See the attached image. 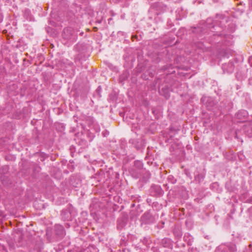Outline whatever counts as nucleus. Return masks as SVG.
Listing matches in <instances>:
<instances>
[{
    "label": "nucleus",
    "mask_w": 252,
    "mask_h": 252,
    "mask_svg": "<svg viewBox=\"0 0 252 252\" xmlns=\"http://www.w3.org/2000/svg\"><path fill=\"white\" fill-rule=\"evenodd\" d=\"M77 32L71 28H67L63 30L62 33V36L64 40H66L67 41L72 43L76 41L77 34Z\"/></svg>",
    "instance_id": "f257e3e1"
},
{
    "label": "nucleus",
    "mask_w": 252,
    "mask_h": 252,
    "mask_svg": "<svg viewBox=\"0 0 252 252\" xmlns=\"http://www.w3.org/2000/svg\"><path fill=\"white\" fill-rule=\"evenodd\" d=\"M202 101L206 100L205 105L207 109L209 110L213 111L215 114L217 113V111H221V109L217 106L214 99L211 97H203L201 99Z\"/></svg>",
    "instance_id": "f03ea898"
},
{
    "label": "nucleus",
    "mask_w": 252,
    "mask_h": 252,
    "mask_svg": "<svg viewBox=\"0 0 252 252\" xmlns=\"http://www.w3.org/2000/svg\"><path fill=\"white\" fill-rule=\"evenodd\" d=\"M235 66L232 62H229L228 63H225L222 64V68L224 72L228 73H231L234 69Z\"/></svg>",
    "instance_id": "7ed1b4c3"
},
{
    "label": "nucleus",
    "mask_w": 252,
    "mask_h": 252,
    "mask_svg": "<svg viewBox=\"0 0 252 252\" xmlns=\"http://www.w3.org/2000/svg\"><path fill=\"white\" fill-rule=\"evenodd\" d=\"M55 231L56 234L60 237H63L65 234L64 228L60 225H55Z\"/></svg>",
    "instance_id": "20e7f679"
},
{
    "label": "nucleus",
    "mask_w": 252,
    "mask_h": 252,
    "mask_svg": "<svg viewBox=\"0 0 252 252\" xmlns=\"http://www.w3.org/2000/svg\"><path fill=\"white\" fill-rule=\"evenodd\" d=\"M248 115L247 111L245 110H241L236 114V117L238 119L244 120L246 119Z\"/></svg>",
    "instance_id": "39448f33"
},
{
    "label": "nucleus",
    "mask_w": 252,
    "mask_h": 252,
    "mask_svg": "<svg viewBox=\"0 0 252 252\" xmlns=\"http://www.w3.org/2000/svg\"><path fill=\"white\" fill-rule=\"evenodd\" d=\"M61 216L62 219L64 220H69L72 219L71 213L69 210H63L61 213Z\"/></svg>",
    "instance_id": "423d86ee"
},
{
    "label": "nucleus",
    "mask_w": 252,
    "mask_h": 252,
    "mask_svg": "<svg viewBox=\"0 0 252 252\" xmlns=\"http://www.w3.org/2000/svg\"><path fill=\"white\" fill-rule=\"evenodd\" d=\"M230 252H235L236 251V246L232 243H228L225 245Z\"/></svg>",
    "instance_id": "0eeeda50"
},
{
    "label": "nucleus",
    "mask_w": 252,
    "mask_h": 252,
    "mask_svg": "<svg viewBox=\"0 0 252 252\" xmlns=\"http://www.w3.org/2000/svg\"><path fill=\"white\" fill-rule=\"evenodd\" d=\"M125 225V222L122 220H118V224H117V228L119 229H122L124 226Z\"/></svg>",
    "instance_id": "6e6552de"
},
{
    "label": "nucleus",
    "mask_w": 252,
    "mask_h": 252,
    "mask_svg": "<svg viewBox=\"0 0 252 252\" xmlns=\"http://www.w3.org/2000/svg\"><path fill=\"white\" fill-rule=\"evenodd\" d=\"M195 30H193V32H202L203 31V27H197V28H194Z\"/></svg>",
    "instance_id": "1a4fd4ad"
},
{
    "label": "nucleus",
    "mask_w": 252,
    "mask_h": 252,
    "mask_svg": "<svg viewBox=\"0 0 252 252\" xmlns=\"http://www.w3.org/2000/svg\"><path fill=\"white\" fill-rule=\"evenodd\" d=\"M212 22L211 19H208L206 22V26L208 28H214V26H211L210 23Z\"/></svg>",
    "instance_id": "9d476101"
},
{
    "label": "nucleus",
    "mask_w": 252,
    "mask_h": 252,
    "mask_svg": "<svg viewBox=\"0 0 252 252\" xmlns=\"http://www.w3.org/2000/svg\"><path fill=\"white\" fill-rule=\"evenodd\" d=\"M150 217V214L149 213H145L144 215H143V219L144 218H146V219H149V217Z\"/></svg>",
    "instance_id": "9b49d317"
},
{
    "label": "nucleus",
    "mask_w": 252,
    "mask_h": 252,
    "mask_svg": "<svg viewBox=\"0 0 252 252\" xmlns=\"http://www.w3.org/2000/svg\"><path fill=\"white\" fill-rule=\"evenodd\" d=\"M135 165H138L137 166L139 167H141L142 166V163L140 161H136L135 163Z\"/></svg>",
    "instance_id": "f8f14e48"
},
{
    "label": "nucleus",
    "mask_w": 252,
    "mask_h": 252,
    "mask_svg": "<svg viewBox=\"0 0 252 252\" xmlns=\"http://www.w3.org/2000/svg\"><path fill=\"white\" fill-rule=\"evenodd\" d=\"M199 178H200V176L198 175L197 177H195V180H197L198 179V181H200Z\"/></svg>",
    "instance_id": "ddd939ff"
},
{
    "label": "nucleus",
    "mask_w": 252,
    "mask_h": 252,
    "mask_svg": "<svg viewBox=\"0 0 252 252\" xmlns=\"http://www.w3.org/2000/svg\"><path fill=\"white\" fill-rule=\"evenodd\" d=\"M217 18H222H222H223V17L222 16H221V15H220V16H218V15H217Z\"/></svg>",
    "instance_id": "4468645a"
},
{
    "label": "nucleus",
    "mask_w": 252,
    "mask_h": 252,
    "mask_svg": "<svg viewBox=\"0 0 252 252\" xmlns=\"http://www.w3.org/2000/svg\"><path fill=\"white\" fill-rule=\"evenodd\" d=\"M247 201L249 202V203H251L252 202V200L248 199Z\"/></svg>",
    "instance_id": "2eb2a0df"
},
{
    "label": "nucleus",
    "mask_w": 252,
    "mask_h": 252,
    "mask_svg": "<svg viewBox=\"0 0 252 252\" xmlns=\"http://www.w3.org/2000/svg\"><path fill=\"white\" fill-rule=\"evenodd\" d=\"M169 97V95L168 94L165 95V97L167 98Z\"/></svg>",
    "instance_id": "dca6fc26"
}]
</instances>
